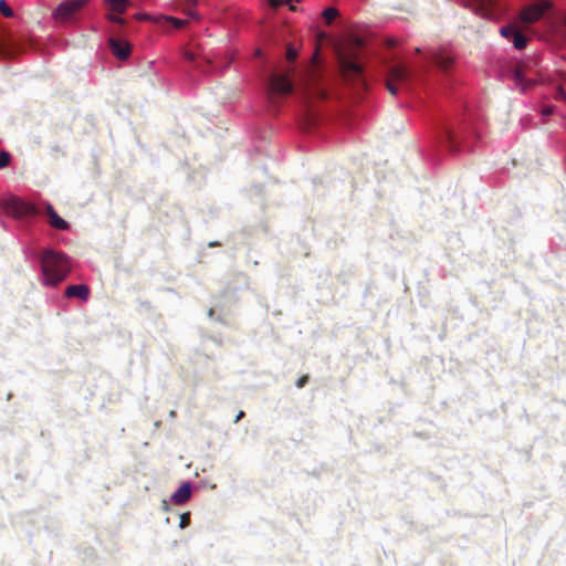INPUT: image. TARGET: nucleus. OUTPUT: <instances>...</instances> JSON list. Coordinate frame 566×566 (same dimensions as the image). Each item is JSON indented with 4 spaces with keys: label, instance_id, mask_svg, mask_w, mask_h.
Returning <instances> with one entry per match:
<instances>
[{
    "label": "nucleus",
    "instance_id": "nucleus-29",
    "mask_svg": "<svg viewBox=\"0 0 566 566\" xmlns=\"http://www.w3.org/2000/svg\"><path fill=\"white\" fill-rule=\"evenodd\" d=\"M134 18L137 19V20H143V21L150 19V17L148 14H145V13H136L134 15Z\"/></svg>",
    "mask_w": 566,
    "mask_h": 566
},
{
    "label": "nucleus",
    "instance_id": "nucleus-10",
    "mask_svg": "<svg viewBox=\"0 0 566 566\" xmlns=\"http://www.w3.org/2000/svg\"><path fill=\"white\" fill-rule=\"evenodd\" d=\"M454 57L446 50H440L433 54V62L443 71H448L453 64Z\"/></svg>",
    "mask_w": 566,
    "mask_h": 566
},
{
    "label": "nucleus",
    "instance_id": "nucleus-30",
    "mask_svg": "<svg viewBox=\"0 0 566 566\" xmlns=\"http://www.w3.org/2000/svg\"><path fill=\"white\" fill-rule=\"evenodd\" d=\"M313 94H315V96H316L317 98H325V97H326L325 92H324L323 90H321V88H316V90H315V92H314Z\"/></svg>",
    "mask_w": 566,
    "mask_h": 566
},
{
    "label": "nucleus",
    "instance_id": "nucleus-35",
    "mask_svg": "<svg viewBox=\"0 0 566 566\" xmlns=\"http://www.w3.org/2000/svg\"><path fill=\"white\" fill-rule=\"evenodd\" d=\"M356 46L360 48L363 45V41L360 39H356Z\"/></svg>",
    "mask_w": 566,
    "mask_h": 566
},
{
    "label": "nucleus",
    "instance_id": "nucleus-5",
    "mask_svg": "<svg viewBox=\"0 0 566 566\" xmlns=\"http://www.w3.org/2000/svg\"><path fill=\"white\" fill-rule=\"evenodd\" d=\"M4 209L8 214H11L14 218H23L34 216L36 213L34 205L20 200L17 197H12L6 202Z\"/></svg>",
    "mask_w": 566,
    "mask_h": 566
},
{
    "label": "nucleus",
    "instance_id": "nucleus-38",
    "mask_svg": "<svg viewBox=\"0 0 566 566\" xmlns=\"http://www.w3.org/2000/svg\"><path fill=\"white\" fill-rule=\"evenodd\" d=\"M255 54H256V55H260V54H261V51H260V50H256Z\"/></svg>",
    "mask_w": 566,
    "mask_h": 566
},
{
    "label": "nucleus",
    "instance_id": "nucleus-15",
    "mask_svg": "<svg viewBox=\"0 0 566 566\" xmlns=\"http://www.w3.org/2000/svg\"><path fill=\"white\" fill-rule=\"evenodd\" d=\"M526 44H527V38L525 35H523L520 31H517V33H515L513 36L514 48L517 50H522L526 46Z\"/></svg>",
    "mask_w": 566,
    "mask_h": 566
},
{
    "label": "nucleus",
    "instance_id": "nucleus-21",
    "mask_svg": "<svg viewBox=\"0 0 566 566\" xmlns=\"http://www.w3.org/2000/svg\"><path fill=\"white\" fill-rule=\"evenodd\" d=\"M10 163V154L7 151L0 153V169L8 166Z\"/></svg>",
    "mask_w": 566,
    "mask_h": 566
},
{
    "label": "nucleus",
    "instance_id": "nucleus-23",
    "mask_svg": "<svg viewBox=\"0 0 566 566\" xmlns=\"http://www.w3.org/2000/svg\"><path fill=\"white\" fill-rule=\"evenodd\" d=\"M169 20L174 23L175 28H177V29L182 28L187 23L186 20H180V19H176V18H169Z\"/></svg>",
    "mask_w": 566,
    "mask_h": 566
},
{
    "label": "nucleus",
    "instance_id": "nucleus-28",
    "mask_svg": "<svg viewBox=\"0 0 566 566\" xmlns=\"http://www.w3.org/2000/svg\"><path fill=\"white\" fill-rule=\"evenodd\" d=\"M189 523V515L188 514H184L181 516V521H180V526L181 527H186Z\"/></svg>",
    "mask_w": 566,
    "mask_h": 566
},
{
    "label": "nucleus",
    "instance_id": "nucleus-9",
    "mask_svg": "<svg viewBox=\"0 0 566 566\" xmlns=\"http://www.w3.org/2000/svg\"><path fill=\"white\" fill-rule=\"evenodd\" d=\"M109 46L113 54L119 60H126L130 54V45L128 42L111 38Z\"/></svg>",
    "mask_w": 566,
    "mask_h": 566
},
{
    "label": "nucleus",
    "instance_id": "nucleus-34",
    "mask_svg": "<svg viewBox=\"0 0 566 566\" xmlns=\"http://www.w3.org/2000/svg\"><path fill=\"white\" fill-rule=\"evenodd\" d=\"M304 98H305L306 103H310V98H312V93H306Z\"/></svg>",
    "mask_w": 566,
    "mask_h": 566
},
{
    "label": "nucleus",
    "instance_id": "nucleus-14",
    "mask_svg": "<svg viewBox=\"0 0 566 566\" xmlns=\"http://www.w3.org/2000/svg\"><path fill=\"white\" fill-rule=\"evenodd\" d=\"M46 213L53 228L59 230H66L69 228V223L56 213L51 205H48Z\"/></svg>",
    "mask_w": 566,
    "mask_h": 566
},
{
    "label": "nucleus",
    "instance_id": "nucleus-26",
    "mask_svg": "<svg viewBox=\"0 0 566 566\" xmlns=\"http://www.w3.org/2000/svg\"><path fill=\"white\" fill-rule=\"evenodd\" d=\"M184 55H185V59H187L190 62H195L197 59L196 54L192 52H189V51L185 52Z\"/></svg>",
    "mask_w": 566,
    "mask_h": 566
},
{
    "label": "nucleus",
    "instance_id": "nucleus-36",
    "mask_svg": "<svg viewBox=\"0 0 566 566\" xmlns=\"http://www.w3.org/2000/svg\"><path fill=\"white\" fill-rule=\"evenodd\" d=\"M209 245L210 247H217V245H220V243L219 242H211Z\"/></svg>",
    "mask_w": 566,
    "mask_h": 566
},
{
    "label": "nucleus",
    "instance_id": "nucleus-8",
    "mask_svg": "<svg viewBox=\"0 0 566 566\" xmlns=\"http://www.w3.org/2000/svg\"><path fill=\"white\" fill-rule=\"evenodd\" d=\"M108 9L109 13L106 14V19L113 23L124 25L125 20L120 17V14L125 13L127 7L129 4V0H104Z\"/></svg>",
    "mask_w": 566,
    "mask_h": 566
},
{
    "label": "nucleus",
    "instance_id": "nucleus-31",
    "mask_svg": "<svg viewBox=\"0 0 566 566\" xmlns=\"http://www.w3.org/2000/svg\"><path fill=\"white\" fill-rule=\"evenodd\" d=\"M243 417H244V411H240V412L237 415V417H235V419H234V422H239Z\"/></svg>",
    "mask_w": 566,
    "mask_h": 566
},
{
    "label": "nucleus",
    "instance_id": "nucleus-4",
    "mask_svg": "<svg viewBox=\"0 0 566 566\" xmlns=\"http://www.w3.org/2000/svg\"><path fill=\"white\" fill-rule=\"evenodd\" d=\"M356 60L357 54L354 52L340 53L338 55L340 72L347 81H356L361 78L363 66Z\"/></svg>",
    "mask_w": 566,
    "mask_h": 566
},
{
    "label": "nucleus",
    "instance_id": "nucleus-20",
    "mask_svg": "<svg viewBox=\"0 0 566 566\" xmlns=\"http://www.w3.org/2000/svg\"><path fill=\"white\" fill-rule=\"evenodd\" d=\"M296 57L297 51L292 45H289L286 49V60L292 63L296 60Z\"/></svg>",
    "mask_w": 566,
    "mask_h": 566
},
{
    "label": "nucleus",
    "instance_id": "nucleus-19",
    "mask_svg": "<svg viewBox=\"0 0 566 566\" xmlns=\"http://www.w3.org/2000/svg\"><path fill=\"white\" fill-rule=\"evenodd\" d=\"M0 12L7 18L13 17L12 9L8 6V3L4 0H0Z\"/></svg>",
    "mask_w": 566,
    "mask_h": 566
},
{
    "label": "nucleus",
    "instance_id": "nucleus-25",
    "mask_svg": "<svg viewBox=\"0 0 566 566\" xmlns=\"http://www.w3.org/2000/svg\"><path fill=\"white\" fill-rule=\"evenodd\" d=\"M185 11L191 18H195V19L199 18L197 12H196V10H195V7H192V6H188V8Z\"/></svg>",
    "mask_w": 566,
    "mask_h": 566
},
{
    "label": "nucleus",
    "instance_id": "nucleus-37",
    "mask_svg": "<svg viewBox=\"0 0 566 566\" xmlns=\"http://www.w3.org/2000/svg\"><path fill=\"white\" fill-rule=\"evenodd\" d=\"M316 59H317V56H316V54H315V55L312 57V63H313V64H316Z\"/></svg>",
    "mask_w": 566,
    "mask_h": 566
},
{
    "label": "nucleus",
    "instance_id": "nucleus-1",
    "mask_svg": "<svg viewBox=\"0 0 566 566\" xmlns=\"http://www.w3.org/2000/svg\"><path fill=\"white\" fill-rule=\"evenodd\" d=\"M41 264L46 282L52 285L63 281L70 272L67 259L63 254L51 250L43 252Z\"/></svg>",
    "mask_w": 566,
    "mask_h": 566
},
{
    "label": "nucleus",
    "instance_id": "nucleus-17",
    "mask_svg": "<svg viewBox=\"0 0 566 566\" xmlns=\"http://www.w3.org/2000/svg\"><path fill=\"white\" fill-rule=\"evenodd\" d=\"M517 29L514 25H505L501 28V34L504 38H513L515 33H517Z\"/></svg>",
    "mask_w": 566,
    "mask_h": 566
},
{
    "label": "nucleus",
    "instance_id": "nucleus-22",
    "mask_svg": "<svg viewBox=\"0 0 566 566\" xmlns=\"http://www.w3.org/2000/svg\"><path fill=\"white\" fill-rule=\"evenodd\" d=\"M293 0H269L271 7L276 8L282 4H290Z\"/></svg>",
    "mask_w": 566,
    "mask_h": 566
},
{
    "label": "nucleus",
    "instance_id": "nucleus-27",
    "mask_svg": "<svg viewBox=\"0 0 566 566\" xmlns=\"http://www.w3.org/2000/svg\"><path fill=\"white\" fill-rule=\"evenodd\" d=\"M556 97L559 99L566 101V92L559 87L557 90Z\"/></svg>",
    "mask_w": 566,
    "mask_h": 566
},
{
    "label": "nucleus",
    "instance_id": "nucleus-6",
    "mask_svg": "<svg viewBox=\"0 0 566 566\" xmlns=\"http://www.w3.org/2000/svg\"><path fill=\"white\" fill-rule=\"evenodd\" d=\"M409 77V71L401 64L389 66L387 72L386 87L391 95H396L398 90L396 83L405 82Z\"/></svg>",
    "mask_w": 566,
    "mask_h": 566
},
{
    "label": "nucleus",
    "instance_id": "nucleus-2",
    "mask_svg": "<svg viewBox=\"0 0 566 566\" xmlns=\"http://www.w3.org/2000/svg\"><path fill=\"white\" fill-rule=\"evenodd\" d=\"M293 69H289L284 73H272L266 85V98L273 106L277 105L280 99L293 92V83L291 81Z\"/></svg>",
    "mask_w": 566,
    "mask_h": 566
},
{
    "label": "nucleus",
    "instance_id": "nucleus-16",
    "mask_svg": "<svg viewBox=\"0 0 566 566\" xmlns=\"http://www.w3.org/2000/svg\"><path fill=\"white\" fill-rule=\"evenodd\" d=\"M338 15V10L335 8H327L323 11V18L327 24H331Z\"/></svg>",
    "mask_w": 566,
    "mask_h": 566
},
{
    "label": "nucleus",
    "instance_id": "nucleus-11",
    "mask_svg": "<svg viewBox=\"0 0 566 566\" xmlns=\"http://www.w3.org/2000/svg\"><path fill=\"white\" fill-rule=\"evenodd\" d=\"M67 297H78L82 301H87L90 296V289L85 284L70 285L65 290Z\"/></svg>",
    "mask_w": 566,
    "mask_h": 566
},
{
    "label": "nucleus",
    "instance_id": "nucleus-3",
    "mask_svg": "<svg viewBox=\"0 0 566 566\" xmlns=\"http://www.w3.org/2000/svg\"><path fill=\"white\" fill-rule=\"evenodd\" d=\"M90 2V0H65L53 11L52 17L59 23H69Z\"/></svg>",
    "mask_w": 566,
    "mask_h": 566
},
{
    "label": "nucleus",
    "instance_id": "nucleus-13",
    "mask_svg": "<svg viewBox=\"0 0 566 566\" xmlns=\"http://www.w3.org/2000/svg\"><path fill=\"white\" fill-rule=\"evenodd\" d=\"M191 496V486L189 483H184L172 495L171 501L176 504L186 503Z\"/></svg>",
    "mask_w": 566,
    "mask_h": 566
},
{
    "label": "nucleus",
    "instance_id": "nucleus-18",
    "mask_svg": "<svg viewBox=\"0 0 566 566\" xmlns=\"http://www.w3.org/2000/svg\"><path fill=\"white\" fill-rule=\"evenodd\" d=\"M514 80L516 81V83L518 85H522L521 90L524 91L525 90V85L523 84L524 73L520 66L515 67V70H514Z\"/></svg>",
    "mask_w": 566,
    "mask_h": 566
},
{
    "label": "nucleus",
    "instance_id": "nucleus-24",
    "mask_svg": "<svg viewBox=\"0 0 566 566\" xmlns=\"http://www.w3.org/2000/svg\"><path fill=\"white\" fill-rule=\"evenodd\" d=\"M307 381H308V376H307V375H304V376H302V377H300V378L297 379V381H296V386H297L298 388H303V387L307 384Z\"/></svg>",
    "mask_w": 566,
    "mask_h": 566
},
{
    "label": "nucleus",
    "instance_id": "nucleus-12",
    "mask_svg": "<svg viewBox=\"0 0 566 566\" xmlns=\"http://www.w3.org/2000/svg\"><path fill=\"white\" fill-rule=\"evenodd\" d=\"M441 139H442L441 142L448 148L449 151L455 153L459 150V144L457 140V136L452 128L444 127L443 135H442Z\"/></svg>",
    "mask_w": 566,
    "mask_h": 566
},
{
    "label": "nucleus",
    "instance_id": "nucleus-7",
    "mask_svg": "<svg viewBox=\"0 0 566 566\" xmlns=\"http://www.w3.org/2000/svg\"><path fill=\"white\" fill-rule=\"evenodd\" d=\"M549 6L551 3L547 1L530 4L521 11L520 18L524 23H534L544 15V13L549 9Z\"/></svg>",
    "mask_w": 566,
    "mask_h": 566
},
{
    "label": "nucleus",
    "instance_id": "nucleus-33",
    "mask_svg": "<svg viewBox=\"0 0 566 566\" xmlns=\"http://www.w3.org/2000/svg\"><path fill=\"white\" fill-rule=\"evenodd\" d=\"M552 113H553L552 107H546V108L543 111V114H544L545 116L551 115Z\"/></svg>",
    "mask_w": 566,
    "mask_h": 566
},
{
    "label": "nucleus",
    "instance_id": "nucleus-32",
    "mask_svg": "<svg viewBox=\"0 0 566 566\" xmlns=\"http://www.w3.org/2000/svg\"><path fill=\"white\" fill-rule=\"evenodd\" d=\"M187 6L196 7L198 3V0H185Z\"/></svg>",
    "mask_w": 566,
    "mask_h": 566
}]
</instances>
